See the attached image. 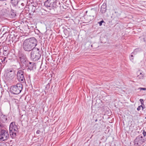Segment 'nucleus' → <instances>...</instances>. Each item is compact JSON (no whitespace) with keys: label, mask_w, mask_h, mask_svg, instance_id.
I'll use <instances>...</instances> for the list:
<instances>
[{"label":"nucleus","mask_w":146,"mask_h":146,"mask_svg":"<svg viewBox=\"0 0 146 146\" xmlns=\"http://www.w3.org/2000/svg\"><path fill=\"white\" fill-rule=\"evenodd\" d=\"M2 121L0 120V127L3 128L4 127V125L2 123Z\"/></svg>","instance_id":"25"},{"label":"nucleus","mask_w":146,"mask_h":146,"mask_svg":"<svg viewBox=\"0 0 146 146\" xmlns=\"http://www.w3.org/2000/svg\"><path fill=\"white\" fill-rule=\"evenodd\" d=\"M141 109V106H139L138 107V108H137V110L138 111H139V110H140Z\"/></svg>","instance_id":"33"},{"label":"nucleus","mask_w":146,"mask_h":146,"mask_svg":"<svg viewBox=\"0 0 146 146\" xmlns=\"http://www.w3.org/2000/svg\"><path fill=\"white\" fill-rule=\"evenodd\" d=\"M141 50V49L140 48H137L135 49L133 52L132 53V54H136L137 52L140 51Z\"/></svg>","instance_id":"23"},{"label":"nucleus","mask_w":146,"mask_h":146,"mask_svg":"<svg viewBox=\"0 0 146 146\" xmlns=\"http://www.w3.org/2000/svg\"><path fill=\"white\" fill-rule=\"evenodd\" d=\"M97 121V119H96L95 120V122H96V121Z\"/></svg>","instance_id":"38"},{"label":"nucleus","mask_w":146,"mask_h":146,"mask_svg":"<svg viewBox=\"0 0 146 146\" xmlns=\"http://www.w3.org/2000/svg\"><path fill=\"white\" fill-rule=\"evenodd\" d=\"M115 19H116V20L117 21H118V20H117V19L116 18H114V19H114L115 20Z\"/></svg>","instance_id":"35"},{"label":"nucleus","mask_w":146,"mask_h":146,"mask_svg":"<svg viewBox=\"0 0 146 146\" xmlns=\"http://www.w3.org/2000/svg\"><path fill=\"white\" fill-rule=\"evenodd\" d=\"M23 89V85L21 83H18L16 85L12 86L10 88V92L14 94H18Z\"/></svg>","instance_id":"4"},{"label":"nucleus","mask_w":146,"mask_h":146,"mask_svg":"<svg viewBox=\"0 0 146 146\" xmlns=\"http://www.w3.org/2000/svg\"><path fill=\"white\" fill-rule=\"evenodd\" d=\"M18 57L19 60V62L27 58L26 55L24 52L21 51L18 52Z\"/></svg>","instance_id":"10"},{"label":"nucleus","mask_w":146,"mask_h":146,"mask_svg":"<svg viewBox=\"0 0 146 146\" xmlns=\"http://www.w3.org/2000/svg\"><path fill=\"white\" fill-rule=\"evenodd\" d=\"M139 101L140 102H141V105H143L144 104V101H143V99H141L139 100Z\"/></svg>","instance_id":"28"},{"label":"nucleus","mask_w":146,"mask_h":146,"mask_svg":"<svg viewBox=\"0 0 146 146\" xmlns=\"http://www.w3.org/2000/svg\"><path fill=\"white\" fill-rule=\"evenodd\" d=\"M11 16L12 18L15 17L16 16L17 13L15 11L11 9Z\"/></svg>","instance_id":"22"},{"label":"nucleus","mask_w":146,"mask_h":146,"mask_svg":"<svg viewBox=\"0 0 146 146\" xmlns=\"http://www.w3.org/2000/svg\"><path fill=\"white\" fill-rule=\"evenodd\" d=\"M145 141V140L143 137L141 135H139L137 136L134 141L135 145L140 146L143 144Z\"/></svg>","instance_id":"8"},{"label":"nucleus","mask_w":146,"mask_h":146,"mask_svg":"<svg viewBox=\"0 0 146 146\" xmlns=\"http://www.w3.org/2000/svg\"><path fill=\"white\" fill-rule=\"evenodd\" d=\"M7 10L6 9H3L0 11V17L2 16L6 15L7 14Z\"/></svg>","instance_id":"19"},{"label":"nucleus","mask_w":146,"mask_h":146,"mask_svg":"<svg viewBox=\"0 0 146 146\" xmlns=\"http://www.w3.org/2000/svg\"><path fill=\"white\" fill-rule=\"evenodd\" d=\"M26 6V4L21 2H19V3L17 4V5H16V8L18 9L19 11H22L24 9Z\"/></svg>","instance_id":"12"},{"label":"nucleus","mask_w":146,"mask_h":146,"mask_svg":"<svg viewBox=\"0 0 146 146\" xmlns=\"http://www.w3.org/2000/svg\"><path fill=\"white\" fill-rule=\"evenodd\" d=\"M9 52H6V51H3V54L5 56H7L9 54Z\"/></svg>","instance_id":"26"},{"label":"nucleus","mask_w":146,"mask_h":146,"mask_svg":"<svg viewBox=\"0 0 146 146\" xmlns=\"http://www.w3.org/2000/svg\"><path fill=\"white\" fill-rule=\"evenodd\" d=\"M9 130L11 136L13 139L15 138L19 130L18 126L15 125V122H13L10 123Z\"/></svg>","instance_id":"5"},{"label":"nucleus","mask_w":146,"mask_h":146,"mask_svg":"<svg viewBox=\"0 0 146 146\" xmlns=\"http://www.w3.org/2000/svg\"><path fill=\"white\" fill-rule=\"evenodd\" d=\"M107 6L106 3H104L101 7V11L102 13H104L106 11Z\"/></svg>","instance_id":"16"},{"label":"nucleus","mask_w":146,"mask_h":146,"mask_svg":"<svg viewBox=\"0 0 146 146\" xmlns=\"http://www.w3.org/2000/svg\"><path fill=\"white\" fill-rule=\"evenodd\" d=\"M17 77L18 80L21 83H24L25 82L24 72L23 70H19L17 71Z\"/></svg>","instance_id":"7"},{"label":"nucleus","mask_w":146,"mask_h":146,"mask_svg":"<svg viewBox=\"0 0 146 146\" xmlns=\"http://www.w3.org/2000/svg\"><path fill=\"white\" fill-rule=\"evenodd\" d=\"M40 131L39 130H38L36 132V133L38 134H39L40 133Z\"/></svg>","instance_id":"34"},{"label":"nucleus","mask_w":146,"mask_h":146,"mask_svg":"<svg viewBox=\"0 0 146 146\" xmlns=\"http://www.w3.org/2000/svg\"><path fill=\"white\" fill-rule=\"evenodd\" d=\"M0 59L1 62V63H0V64H1V66L3 67L7 61V58L5 57H1Z\"/></svg>","instance_id":"15"},{"label":"nucleus","mask_w":146,"mask_h":146,"mask_svg":"<svg viewBox=\"0 0 146 146\" xmlns=\"http://www.w3.org/2000/svg\"><path fill=\"white\" fill-rule=\"evenodd\" d=\"M8 131L3 129H1L0 132V141H6L9 138Z\"/></svg>","instance_id":"6"},{"label":"nucleus","mask_w":146,"mask_h":146,"mask_svg":"<svg viewBox=\"0 0 146 146\" xmlns=\"http://www.w3.org/2000/svg\"><path fill=\"white\" fill-rule=\"evenodd\" d=\"M145 118L146 119V117H145Z\"/></svg>","instance_id":"39"},{"label":"nucleus","mask_w":146,"mask_h":146,"mask_svg":"<svg viewBox=\"0 0 146 146\" xmlns=\"http://www.w3.org/2000/svg\"><path fill=\"white\" fill-rule=\"evenodd\" d=\"M15 70L12 69L9 70V71L7 73L6 79L8 80H11L15 77Z\"/></svg>","instance_id":"9"},{"label":"nucleus","mask_w":146,"mask_h":146,"mask_svg":"<svg viewBox=\"0 0 146 146\" xmlns=\"http://www.w3.org/2000/svg\"><path fill=\"white\" fill-rule=\"evenodd\" d=\"M57 0H47L44 3V5L48 9L52 10L50 13L52 14L59 13L58 11H56L58 6L57 5Z\"/></svg>","instance_id":"2"},{"label":"nucleus","mask_w":146,"mask_h":146,"mask_svg":"<svg viewBox=\"0 0 146 146\" xmlns=\"http://www.w3.org/2000/svg\"><path fill=\"white\" fill-rule=\"evenodd\" d=\"M137 77L139 79H143L144 77V74L143 72L141 70H139L137 72Z\"/></svg>","instance_id":"14"},{"label":"nucleus","mask_w":146,"mask_h":146,"mask_svg":"<svg viewBox=\"0 0 146 146\" xmlns=\"http://www.w3.org/2000/svg\"><path fill=\"white\" fill-rule=\"evenodd\" d=\"M42 53V50L37 48H35L31 51V57L34 61L38 60L40 58Z\"/></svg>","instance_id":"3"},{"label":"nucleus","mask_w":146,"mask_h":146,"mask_svg":"<svg viewBox=\"0 0 146 146\" xmlns=\"http://www.w3.org/2000/svg\"><path fill=\"white\" fill-rule=\"evenodd\" d=\"M143 134L144 137L146 136V132L144 130L143 131Z\"/></svg>","instance_id":"31"},{"label":"nucleus","mask_w":146,"mask_h":146,"mask_svg":"<svg viewBox=\"0 0 146 146\" xmlns=\"http://www.w3.org/2000/svg\"><path fill=\"white\" fill-rule=\"evenodd\" d=\"M33 3L34 4L33 5V7H34V9L33 10V12H37V11H36V10L38 8H39V7L40 6V4L38 3L37 2H35V3L34 0L33 1Z\"/></svg>","instance_id":"18"},{"label":"nucleus","mask_w":146,"mask_h":146,"mask_svg":"<svg viewBox=\"0 0 146 146\" xmlns=\"http://www.w3.org/2000/svg\"><path fill=\"white\" fill-rule=\"evenodd\" d=\"M19 0H11V3L13 7H15L19 3Z\"/></svg>","instance_id":"21"},{"label":"nucleus","mask_w":146,"mask_h":146,"mask_svg":"<svg viewBox=\"0 0 146 146\" xmlns=\"http://www.w3.org/2000/svg\"><path fill=\"white\" fill-rule=\"evenodd\" d=\"M37 41L34 37L29 38L23 42V48L25 51L30 52L35 48L37 44Z\"/></svg>","instance_id":"1"},{"label":"nucleus","mask_w":146,"mask_h":146,"mask_svg":"<svg viewBox=\"0 0 146 146\" xmlns=\"http://www.w3.org/2000/svg\"><path fill=\"white\" fill-rule=\"evenodd\" d=\"M141 107L142 108V110H143L145 108V106L143 104V105H141Z\"/></svg>","instance_id":"29"},{"label":"nucleus","mask_w":146,"mask_h":146,"mask_svg":"<svg viewBox=\"0 0 146 146\" xmlns=\"http://www.w3.org/2000/svg\"><path fill=\"white\" fill-rule=\"evenodd\" d=\"M131 57H133V55L132 54L130 56V59L131 61H133V58H131Z\"/></svg>","instance_id":"32"},{"label":"nucleus","mask_w":146,"mask_h":146,"mask_svg":"<svg viewBox=\"0 0 146 146\" xmlns=\"http://www.w3.org/2000/svg\"><path fill=\"white\" fill-rule=\"evenodd\" d=\"M7 0H0L1 1H7Z\"/></svg>","instance_id":"36"},{"label":"nucleus","mask_w":146,"mask_h":146,"mask_svg":"<svg viewBox=\"0 0 146 146\" xmlns=\"http://www.w3.org/2000/svg\"><path fill=\"white\" fill-rule=\"evenodd\" d=\"M7 119V117L5 115H3V114L1 115V120L2 121V123H5L6 122Z\"/></svg>","instance_id":"20"},{"label":"nucleus","mask_w":146,"mask_h":146,"mask_svg":"<svg viewBox=\"0 0 146 146\" xmlns=\"http://www.w3.org/2000/svg\"><path fill=\"white\" fill-rule=\"evenodd\" d=\"M105 23V22H104V21L102 20L98 22V23L99 24L100 26L102 25V23Z\"/></svg>","instance_id":"27"},{"label":"nucleus","mask_w":146,"mask_h":146,"mask_svg":"<svg viewBox=\"0 0 146 146\" xmlns=\"http://www.w3.org/2000/svg\"><path fill=\"white\" fill-rule=\"evenodd\" d=\"M36 66L35 63L29 61L27 67H28L27 70L30 71L36 69Z\"/></svg>","instance_id":"11"},{"label":"nucleus","mask_w":146,"mask_h":146,"mask_svg":"<svg viewBox=\"0 0 146 146\" xmlns=\"http://www.w3.org/2000/svg\"><path fill=\"white\" fill-rule=\"evenodd\" d=\"M139 89L140 90H146V88H139Z\"/></svg>","instance_id":"30"},{"label":"nucleus","mask_w":146,"mask_h":146,"mask_svg":"<svg viewBox=\"0 0 146 146\" xmlns=\"http://www.w3.org/2000/svg\"><path fill=\"white\" fill-rule=\"evenodd\" d=\"M34 9V7H33L32 8V11H33V10Z\"/></svg>","instance_id":"37"},{"label":"nucleus","mask_w":146,"mask_h":146,"mask_svg":"<svg viewBox=\"0 0 146 146\" xmlns=\"http://www.w3.org/2000/svg\"><path fill=\"white\" fill-rule=\"evenodd\" d=\"M3 51H6V52H9V50L8 47L7 46H4L3 47Z\"/></svg>","instance_id":"24"},{"label":"nucleus","mask_w":146,"mask_h":146,"mask_svg":"<svg viewBox=\"0 0 146 146\" xmlns=\"http://www.w3.org/2000/svg\"><path fill=\"white\" fill-rule=\"evenodd\" d=\"M19 40V36H18L17 35L16 36L12 37L11 39L9 40L10 41H12V42L14 43H15L17 42Z\"/></svg>","instance_id":"17"},{"label":"nucleus","mask_w":146,"mask_h":146,"mask_svg":"<svg viewBox=\"0 0 146 146\" xmlns=\"http://www.w3.org/2000/svg\"><path fill=\"white\" fill-rule=\"evenodd\" d=\"M29 61L27 58L19 62V63L21 67L24 68L27 67Z\"/></svg>","instance_id":"13"}]
</instances>
